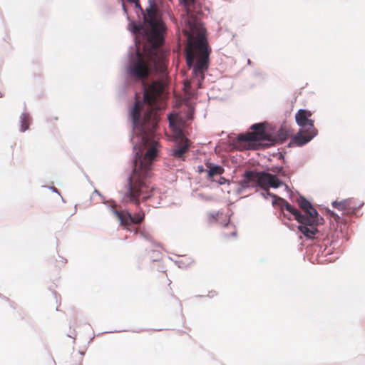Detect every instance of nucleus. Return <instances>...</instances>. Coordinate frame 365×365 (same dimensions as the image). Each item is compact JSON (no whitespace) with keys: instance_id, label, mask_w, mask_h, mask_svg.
Segmentation results:
<instances>
[{"instance_id":"1","label":"nucleus","mask_w":365,"mask_h":365,"mask_svg":"<svg viewBox=\"0 0 365 365\" xmlns=\"http://www.w3.org/2000/svg\"><path fill=\"white\" fill-rule=\"evenodd\" d=\"M142 155V151L140 150L135 153L132 160V173L128 176L125 186L127 191L123 197L130 201H134L135 193L138 197H142L144 200L153 196V188L150 187L145 180V178L149 177L150 168H144V163L141 160Z\"/></svg>"},{"instance_id":"2","label":"nucleus","mask_w":365,"mask_h":365,"mask_svg":"<svg viewBox=\"0 0 365 365\" xmlns=\"http://www.w3.org/2000/svg\"><path fill=\"white\" fill-rule=\"evenodd\" d=\"M312 113L307 109H299L295 113V121L299 127L298 132L290 138L289 148L302 147L309 143L318 135L314 120L311 118Z\"/></svg>"},{"instance_id":"3","label":"nucleus","mask_w":365,"mask_h":365,"mask_svg":"<svg viewBox=\"0 0 365 365\" xmlns=\"http://www.w3.org/2000/svg\"><path fill=\"white\" fill-rule=\"evenodd\" d=\"M143 96L139 98H135L132 106L129 108L128 117L132 126V137L130 138V140H132L134 135H135L138 141L145 143L148 140L146 130L144 124L140 119V113L146 99V89L143 88ZM137 96L138 93H135V96L136 97Z\"/></svg>"},{"instance_id":"4","label":"nucleus","mask_w":365,"mask_h":365,"mask_svg":"<svg viewBox=\"0 0 365 365\" xmlns=\"http://www.w3.org/2000/svg\"><path fill=\"white\" fill-rule=\"evenodd\" d=\"M250 129L252 132L247 131L239 134L237 137L240 142H265L266 145H273V136L272 135V127L265 126L263 123L252 124Z\"/></svg>"},{"instance_id":"5","label":"nucleus","mask_w":365,"mask_h":365,"mask_svg":"<svg viewBox=\"0 0 365 365\" xmlns=\"http://www.w3.org/2000/svg\"><path fill=\"white\" fill-rule=\"evenodd\" d=\"M296 202L298 204L299 208L304 211V212H302V215L307 216L309 220L310 225H306V228L313 232V240H314L316 235L319 232L318 226L323 223L324 218L304 195L299 194ZM308 223L306 222V225Z\"/></svg>"},{"instance_id":"6","label":"nucleus","mask_w":365,"mask_h":365,"mask_svg":"<svg viewBox=\"0 0 365 365\" xmlns=\"http://www.w3.org/2000/svg\"><path fill=\"white\" fill-rule=\"evenodd\" d=\"M277 206L280 208L284 207L287 212L293 215L294 219L298 223L297 227L299 232L303 235L307 240H313V232L306 228V222L308 223L307 225H310V221L307 216L302 215V211L298 210L295 206L289 204L285 199L281 197H279L277 200Z\"/></svg>"},{"instance_id":"7","label":"nucleus","mask_w":365,"mask_h":365,"mask_svg":"<svg viewBox=\"0 0 365 365\" xmlns=\"http://www.w3.org/2000/svg\"><path fill=\"white\" fill-rule=\"evenodd\" d=\"M143 62L138 51H129L128 53V64L126 66L125 86L129 84L130 78L143 80L145 73L143 71Z\"/></svg>"},{"instance_id":"8","label":"nucleus","mask_w":365,"mask_h":365,"mask_svg":"<svg viewBox=\"0 0 365 365\" xmlns=\"http://www.w3.org/2000/svg\"><path fill=\"white\" fill-rule=\"evenodd\" d=\"M210 58L207 56H200L196 63L193 58L187 55L186 63L189 68H192V74L195 80L197 81V87L198 88L202 86L205 80V73L208 69Z\"/></svg>"},{"instance_id":"9","label":"nucleus","mask_w":365,"mask_h":365,"mask_svg":"<svg viewBox=\"0 0 365 365\" xmlns=\"http://www.w3.org/2000/svg\"><path fill=\"white\" fill-rule=\"evenodd\" d=\"M190 26L192 29L197 30V33L195 35L196 45L200 50L204 51L205 54L202 56L210 58L211 48L207 42L204 24L200 21L194 19L192 23H190Z\"/></svg>"},{"instance_id":"10","label":"nucleus","mask_w":365,"mask_h":365,"mask_svg":"<svg viewBox=\"0 0 365 365\" xmlns=\"http://www.w3.org/2000/svg\"><path fill=\"white\" fill-rule=\"evenodd\" d=\"M262 170L258 171L257 169H246L242 174V181L246 182L248 189L262 187L264 176Z\"/></svg>"},{"instance_id":"11","label":"nucleus","mask_w":365,"mask_h":365,"mask_svg":"<svg viewBox=\"0 0 365 365\" xmlns=\"http://www.w3.org/2000/svg\"><path fill=\"white\" fill-rule=\"evenodd\" d=\"M148 6L145 11L148 19V24L152 29L155 26V19L159 16L160 8L164 6V0H148Z\"/></svg>"},{"instance_id":"12","label":"nucleus","mask_w":365,"mask_h":365,"mask_svg":"<svg viewBox=\"0 0 365 365\" xmlns=\"http://www.w3.org/2000/svg\"><path fill=\"white\" fill-rule=\"evenodd\" d=\"M262 175L264 176L263 185L277 189L284 185V182L279 177L276 176V174H272L267 170H262Z\"/></svg>"},{"instance_id":"13","label":"nucleus","mask_w":365,"mask_h":365,"mask_svg":"<svg viewBox=\"0 0 365 365\" xmlns=\"http://www.w3.org/2000/svg\"><path fill=\"white\" fill-rule=\"evenodd\" d=\"M272 135L273 136V145L277 142L283 143L289 137V131L281 127L277 130L272 128Z\"/></svg>"},{"instance_id":"14","label":"nucleus","mask_w":365,"mask_h":365,"mask_svg":"<svg viewBox=\"0 0 365 365\" xmlns=\"http://www.w3.org/2000/svg\"><path fill=\"white\" fill-rule=\"evenodd\" d=\"M272 174H276V176L279 177H284V178H290L291 175L292 174V172L289 169V167H287L286 169L283 166L280 165H272L270 167L267 168L265 170Z\"/></svg>"},{"instance_id":"15","label":"nucleus","mask_w":365,"mask_h":365,"mask_svg":"<svg viewBox=\"0 0 365 365\" xmlns=\"http://www.w3.org/2000/svg\"><path fill=\"white\" fill-rule=\"evenodd\" d=\"M207 168L206 172L207 175V178L212 180V178L218 175H221L225 169L222 166L220 165H217L212 163L207 162L206 163Z\"/></svg>"},{"instance_id":"16","label":"nucleus","mask_w":365,"mask_h":365,"mask_svg":"<svg viewBox=\"0 0 365 365\" xmlns=\"http://www.w3.org/2000/svg\"><path fill=\"white\" fill-rule=\"evenodd\" d=\"M180 6H182L187 15L192 17L194 15H200L202 11L194 8L192 5L190 4V0H178Z\"/></svg>"},{"instance_id":"17","label":"nucleus","mask_w":365,"mask_h":365,"mask_svg":"<svg viewBox=\"0 0 365 365\" xmlns=\"http://www.w3.org/2000/svg\"><path fill=\"white\" fill-rule=\"evenodd\" d=\"M189 145L188 143H184L182 145L177 144L175 145L172 150V155L176 158L184 159V154L188 151Z\"/></svg>"},{"instance_id":"18","label":"nucleus","mask_w":365,"mask_h":365,"mask_svg":"<svg viewBox=\"0 0 365 365\" xmlns=\"http://www.w3.org/2000/svg\"><path fill=\"white\" fill-rule=\"evenodd\" d=\"M261 189V191L259 192V195L264 199H267L268 197H270L272 198V205L273 206H277V200H279V196L277 195L276 194H274L271 192L267 187L266 185H262V187H259Z\"/></svg>"},{"instance_id":"19","label":"nucleus","mask_w":365,"mask_h":365,"mask_svg":"<svg viewBox=\"0 0 365 365\" xmlns=\"http://www.w3.org/2000/svg\"><path fill=\"white\" fill-rule=\"evenodd\" d=\"M30 120L31 117L30 115L27 113L23 112L20 117H19V121L21 123L20 126V132L24 133L27 130H29L30 126Z\"/></svg>"},{"instance_id":"20","label":"nucleus","mask_w":365,"mask_h":365,"mask_svg":"<svg viewBox=\"0 0 365 365\" xmlns=\"http://www.w3.org/2000/svg\"><path fill=\"white\" fill-rule=\"evenodd\" d=\"M351 201V198H347L342 200L341 201L339 202L337 200H334L331 202V206L334 208H336L339 210L346 212V210L347 208V206H349V202Z\"/></svg>"},{"instance_id":"21","label":"nucleus","mask_w":365,"mask_h":365,"mask_svg":"<svg viewBox=\"0 0 365 365\" xmlns=\"http://www.w3.org/2000/svg\"><path fill=\"white\" fill-rule=\"evenodd\" d=\"M130 4H133L135 5V8L136 9L135 12L138 15L139 13L141 14L143 20L144 22L146 21H148V16L145 11V9L143 10V9L141 7L139 0H135V2H129Z\"/></svg>"},{"instance_id":"22","label":"nucleus","mask_w":365,"mask_h":365,"mask_svg":"<svg viewBox=\"0 0 365 365\" xmlns=\"http://www.w3.org/2000/svg\"><path fill=\"white\" fill-rule=\"evenodd\" d=\"M148 255H150V259L153 262H158L162 258V253L158 250H147Z\"/></svg>"},{"instance_id":"23","label":"nucleus","mask_w":365,"mask_h":365,"mask_svg":"<svg viewBox=\"0 0 365 365\" xmlns=\"http://www.w3.org/2000/svg\"><path fill=\"white\" fill-rule=\"evenodd\" d=\"M158 155V148L156 145L150 147L145 153V158L149 160H152L155 158Z\"/></svg>"},{"instance_id":"24","label":"nucleus","mask_w":365,"mask_h":365,"mask_svg":"<svg viewBox=\"0 0 365 365\" xmlns=\"http://www.w3.org/2000/svg\"><path fill=\"white\" fill-rule=\"evenodd\" d=\"M232 184L235 186H237V187L235 188L234 190L237 195H240L245 189H248L247 185H245L246 182H242V180H240L237 185L234 182Z\"/></svg>"},{"instance_id":"25","label":"nucleus","mask_w":365,"mask_h":365,"mask_svg":"<svg viewBox=\"0 0 365 365\" xmlns=\"http://www.w3.org/2000/svg\"><path fill=\"white\" fill-rule=\"evenodd\" d=\"M143 29V25L136 24L135 21H130L128 24V29L131 34H135L137 31Z\"/></svg>"},{"instance_id":"26","label":"nucleus","mask_w":365,"mask_h":365,"mask_svg":"<svg viewBox=\"0 0 365 365\" xmlns=\"http://www.w3.org/2000/svg\"><path fill=\"white\" fill-rule=\"evenodd\" d=\"M123 223H124L125 225H133L134 220H135L133 215L130 212H127L126 213H125V215H123Z\"/></svg>"},{"instance_id":"27","label":"nucleus","mask_w":365,"mask_h":365,"mask_svg":"<svg viewBox=\"0 0 365 365\" xmlns=\"http://www.w3.org/2000/svg\"><path fill=\"white\" fill-rule=\"evenodd\" d=\"M351 202H352V200L349 202V206H347V208L346 210V213L348 215H354V216L358 217L359 215L357 214V210L359 208L357 207L356 205H351Z\"/></svg>"},{"instance_id":"28","label":"nucleus","mask_w":365,"mask_h":365,"mask_svg":"<svg viewBox=\"0 0 365 365\" xmlns=\"http://www.w3.org/2000/svg\"><path fill=\"white\" fill-rule=\"evenodd\" d=\"M107 207L108 210L113 214L115 216L118 218V220L120 221V224H123V215L120 211H118V210L115 209L112 205H108Z\"/></svg>"},{"instance_id":"29","label":"nucleus","mask_w":365,"mask_h":365,"mask_svg":"<svg viewBox=\"0 0 365 365\" xmlns=\"http://www.w3.org/2000/svg\"><path fill=\"white\" fill-rule=\"evenodd\" d=\"M134 217V222L133 224H137L141 222L145 217V214L143 212H138L136 215H133Z\"/></svg>"},{"instance_id":"30","label":"nucleus","mask_w":365,"mask_h":365,"mask_svg":"<svg viewBox=\"0 0 365 365\" xmlns=\"http://www.w3.org/2000/svg\"><path fill=\"white\" fill-rule=\"evenodd\" d=\"M197 197L199 199L205 201H211L213 200V197L211 195H206L204 193H198Z\"/></svg>"},{"instance_id":"31","label":"nucleus","mask_w":365,"mask_h":365,"mask_svg":"<svg viewBox=\"0 0 365 365\" xmlns=\"http://www.w3.org/2000/svg\"><path fill=\"white\" fill-rule=\"evenodd\" d=\"M42 187H46V188L51 190L53 192L58 194L59 196H61L62 201L65 202L64 199L61 195L58 190L56 187H54V186H49V185H42Z\"/></svg>"},{"instance_id":"32","label":"nucleus","mask_w":365,"mask_h":365,"mask_svg":"<svg viewBox=\"0 0 365 365\" xmlns=\"http://www.w3.org/2000/svg\"><path fill=\"white\" fill-rule=\"evenodd\" d=\"M217 292L216 291H214V290H212V291H209L207 294L206 296L205 295H196L195 297H207L208 298H213L214 297L217 296Z\"/></svg>"},{"instance_id":"33","label":"nucleus","mask_w":365,"mask_h":365,"mask_svg":"<svg viewBox=\"0 0 365 365\" xmlns=\"http://www.w3.org/2000/svg\"><path fill=\"white\" fill-rule=\"evenodd\" d=\"M190 4L192 5L194 8L201 10V3L197 0H190Z\"/></svg>"},{"instance_id":"34","label":"nucleus","mask_w":365,"mask_h":365,"mask_svg":"<svg viewBox=\"0 0 365 365\" xmlns=\"http://www.w3.org/2000/svg\"><path fill=\"white\" fill-rule=\"evenodd\" d=\"M212 182H216L217 184H219V185H225L226 182H228V180L224 178V177H220L219 180H212Z\"/></svg>"},{"instance_id":"35","label":"nucleus","mask_w":365,"mask_h":365,"mask_svg":"<svg viewBox=\"0 0 365 365\" xmlns=\"http://www.w3.org/2000/svg\"><path fill=\"white\" fill-rule=\"evenodd\" d=\"M331 217L334 218V220L337 223H339L341 219V217L337 213H336L334 211H331Z\"/></svg>"},{"instance_id":"36","label":"nucleus","mask_w":365,"mask_h":365,"mask_svg":"<svg viewBox=\"0 0 365 365\" xmlns=\"http://www.w3.org/2000/svg\"><path fill=\"white\" fill-rule=\"evenodd\" d=\"M121 1H122V9H123L124 14L128 15V9H127V8H126V6L125 5V3H124L123 0H121ZM127 19H128V20H130L128 16H127Z\"/></svg>"},{"instance_id":"37","label":"nucleus","mask_w":365,"mask_h":365,"mask_svg":"<svg viewBox=\"0 0 365 365\" xmlns=\"http://www.w3.org/2000/svg\"><path fill=\"white\" fill-rule=\"evenodd\" d=\"M158 24L159 31H163L165 29V26L163 22L158 21Z\"/></svg>"},{"instance_id":"38","label":"nucleus","mask_w":365,"mask_h":365,"mask_svg":"<svg viewBox=\"0 0 365 365\" xmlns=\"http://www.w3.org/2000/svg\"><path fill=\"white\" fill-rule=\"evenodd\" d=\"M277 155L279 159H284V154L282 152H277V153H274L273 156Z\"/></svg>"},{"instance_id":"39","label":"nucleus","mask_w":365,"mask_h":365,"mask_svg":"<svg viewBox=\"0 0 365 365\" xmlns=\"http://www.w3.org/2000/svg\"><path fill=\"white\" fill-rule=\"evenodd\" d=\"M0 298L3 299L6 302H9L11 305L14 303L7 297L3 296L1 293H0Z\"/></svg>"},{"instance_id":"40","label":"nucleus","mask_w":365,"mask_h":365,"mask_svg":"<svg viewBox=\"0 0 365 365\" xmlns=\"http://www.w3.org/2000/svg\"><path fill=\"white\" fill-rule=\"evenodd\" d=\"M197 171L199 173H201L204 171H206V169L204 168L203 165H200L197 166Z\"/></svg>"},{"instance_id":"41","label":"nucleus","mask_w":365,"mask_h":365,"mask_svg":"<svg viewBox=\"0 0 365 365\" xmlns=\"http://www.w3.org/2000/svg\"><path fill=\"white\" fill-rule=\"evenodd\" d=\"M282 186H284V187L285 190H286L288 193H289V197H290V198H292V196H291L292 191L290 190V189H289V186H288L287 184H285V183H284V185H282Z\"/></svg>"},{"instance_id":"42","label":"nucleus","mask_w":365,"mask_h":365,"mask_svg":"<svg viewBox=\"0 0 365 365\" xmlns=\"http://www.w3.org/2000/svg\"><path fill=\"white\" fill-rule=\"evenodd\" d=\"M86 179L87 180V181L88 182V183L92 186V187H94V185H93V182L89 179V177L88 176V175L86 173H83Z\"/></svg>"},{"instance_id":"43","label":"nucleus","mask_w":365,"mask_h":365,"mask_svg":"<svg viewBox=\"0 0 365 365\" xmlns=\"http://www.w3.org/2000/svg\"><path fill=\"white\" fill-rule=\"evenodd\" d=\"M94 193L97 194L98 196H100L101 198H104L103 195L97 190L95 189L93 191Z\"/></svg>"},{"instance_id":"44","label":"nucleus","mask_w":365,"mask_h":365,"mask_svg":"<svg viewBox=\"0 0 365 365\" xmlns=\"http://www.w3.org/2000/svg\"><path fill=\"white\" fill-rule=\"evenodd\" d=\"M140 235H141L143 237H144L145 239H146L147 240H149L148 235H146L145 233H144V232H141V233H140Z\"/></svg>"},{"instance_id":"45","label":"nucleus","mask_w":365,"mask_h":365,"mask_svg":"<svg viewBox=\"0 0 365 365\" xmlns=\"http://www.w3.org/2000/svg\"><path fill=\"white\" fill-rule=\"evenodd\" d=\"M230 236L231 237H236L237 236V231L235 230L233 232H232L230 234Z\"/></svg>"},{"instance_id":"46","label":"nucleus","mask_w":365,"mask_h":365,"mask_svg":"<svg viewBox=\"0 0 365 365\" xmlns=\"http://www.w3.org/2000/svg\"><path fill=\"white\" fill-rule=\"evenodd\" d=\"M320 249L322 250L323 251H325L327 249V245H324L323 246L321 245Z\"/></svg>"},{"instance_id":"47","label":"nucleus","mask_w":365,"mask_h":365,"mask_svg":"<svg viewBox=\"0 0 365 365\" xmlns=\"http://www.w3.org/2000/svg\"><path fill=\"white\" fill-rule=\"evenodd\" d=\"M364 205V202H361V203H359V204L357 205V207L359 209V208H360V207H361Z\"/></svg>"},{"instance_id":"48","label":"nucleus","mask_w":365,"mask_h":365,"mask_svg":"<svg viewBox=\"0 0 365 365\" xmlns=\"http://www.w3.org/2000/svg\"><path fill=\"white\" fill-rule=\"evenodd\" d=\"M59 257L61 259V261L63 262L66 263L67 262V260L65 258H63V257L59 256Z\"/></svg>"},{"instance_id":"49","label":"nucleus","mask_w":365,"mask_h":365,"mask_svg":"<svg viewBox=\"0 0 365 365\" xmlns=\"http://www.w3.org/2000/svg\"><path fill=\"white\" fill-rule=\"evenodd\" d=\"M137 146H138L137 144L133 145V150H135L137 148Z\"/></svg>"},{"instance_id":"50","label":"nucleus","mask_w":365,"mask_h":365,"mask_svg":"<svg viewBox=\"0 0 365 365\" xmlns=\"http://www.w3.org/2000/svg\"><path fill=\"white\" fill-rule=\"evenodd\" d=\"M210 215H211V217H215V216L217 215V214H213V213H212V214H210Z\"/></svg>"},{"instance_id":"51","label":"nucleus","mask_w":365,"mask_h":365,"mask_svg":"<svg viewBox=\"0 0 365 365\" xmlns=\"http://www.w3.org/2000/svg\"><path fill=\"white\" fill-rule=\"evenodd\" d=\"M247 64H249V65L251 64V61L250 59H247Z\"/></svg>"},{"instance_id":"52","label":"nucleus","mask_w":365,"mask_h":365,"mask_svg":"<svg viewBox=\"0 0 365 365\" xmlns=\"http://www.w3.org/2000/svg\"><path fill=\"white\" fill-rule=\"evenodd\" d=\"M128 2H135V0H127Z\"/></svg>"},{"instance_id":"53","label":"nucleus","mask_w":365,"mask_h":365,"mask_svg":"<svg viewBox=\"0 0 365 365\" xmlns=\"http://www.w3.org/2000/svg\"><path fill=\"white\" fill-rule=\"evenodd\" d=\"M107 202H108V201H106V200H103V204H105V205H106V204H107Z\"/></svg>"},{"instance_id":"54","label":"nucleus","mask_w":365,"mask_h":365,"mask_svg":"<svg viewBox=\"0 0 365 365\" xmlns=\"http://www.w3.org/2000/svg\"><path fill=\"white\" fill-rule=\"evenodd\" d=\"M68 337H71V338H74V336H73L71 334H68Z\"/></svg>"},{"instance_id":"55","label":"nucleus","mask_w":365,"mask_h":365,"mask_svg":"<svg viewBox=\"0 0 365 365\" xmlns=\"http://www.w3.org/2000/svg\"><path fill=\"white\" fill-rule=\"evenodd\" d=\"M108 331H104L103 333H108ZM110 333H112L113 331H109Z\"/></svg>"},{"instance_id":"56","label":"nucleus","mask_w":365,"mask_h":365,"mask_svg":"<svg viewBox=\"0 0 365 365\" xmlns=\"http://www.w3.org/2000/svg\"><path fill=\"white\" fill-rule=\"evenodd\" d=\"M53 294H54V295H55V297H56V292H53Z\"/></svg>"}]
</instances>
